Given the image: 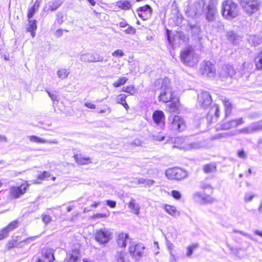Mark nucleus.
Returning <instances> with one entry per match:
<instances>
[{"mask_svg":"<svg viewBox=\"0 0 262 262\" xmlns=\"http://www.w3.org/2000/svg\"><path fill=\"white\" fill-rule=\"evenodd\" d=\"M200 72L204 76L213 78L216 74V68L210 61H204L201 64Z\"/></svg>","mask_w":262,"mask_h":262,"instance_id":"nucleus-6","label":"nucleus"},{"mask_svg":"<svg viewBox=\"0 0 262 262\" xmlns=\"http://www.w3.org/2000/svg\"><path fill=\"white\" fill-rule=\"evenodd\" d=\"M244 10L248 14H252L259 9V0H240Z\"/></svg>","mask_w":262,"mask_h":262,"instance_id":"nucleus-7","label":"nucleus"},{"mask_svg":"<svg viewBox=\"0 0 262 262\" xmlns=\"http://www.w3.org/2000/svg\"><path fill=\"white\" fill-rule=\"evenodd\" d=\"M192 198L195 202L200 205L211 204L215 201V200L210 195L204 194L199 191L193 193L192 195Z\"/></svg>","mask_w":262,"mask_h":262,"instance_id":"nucleus-8","label":"nucleus"},{"mask_svg":"<svg viewBox=\"0 0 262 262\" xmlns=\"http://www.w3.org/2000/svg\"><path fill=\"white\" fill-rule=\"evenodd\" d=\"M237 155L239 158L242 159H246L247 158V154L246 152L243 149L239 150L237 151Z\"/></svg>","mask_w":262,"mask_h":262,"instance_id":"nucleus-61","label":"nucleus"},{"mask_svg":"<svg viewBox=\"0 0 262 262\" xmlns=\"http://www.w3.org/2000/svg\"><path fill=\"white\" fill-rule=\"evenodd\" d=\"M122 91L131 95H133L135 93V88L133 85L124 87Z\"/></svg>","mask_w":262,"mask_h":262,"instance_id":"nucleus-50","label":"nucleus"},{"mask_svg":"<svg viewBox=\"0 0 262 262\" xmlns=\"http://www.w3.org/2000/svg\"><path fill=\"white\" fill-rule=\"evenodd\" d=\"M28 187V185L23 184L19 187H12L10 189L11 195L14 198H18L21 195L26 192V189Z\"/></svg>","mask_w":262,"mask_h":262,"instance_id":"nucleus-19","label":"nucleus"},{"mask_svg":"<svg viewBox=\"0 0 262 262\" xmlns=\"http://www.w3.org/2000/svg\"><path fill=\"white\" fill-rule=\"evenodd\" d=\"M249 41L252 46L256 47L262 43V38L257 35L250 36Z\"/></svg>","mask_w":262,"mask_h":262,"instance_id":"nucleus-31","label":"nucleus"},{"mask_svg":"<svg viewBox=\"0 0 262 262\" xmlns=\"http://www.w3.org/2000/svg\"><path fill=\"white\" fill-rule=\"evenodd\" d=\"M178 110V105L176 102L170 103L169 108V110L170 112H177Z\"/></svg>","mask_w":262,"mask_h":262,"instance_id":"nucleus-53","label":"nucleus"},{"mask_svg":"<svg viewBox=\"0 0 262 262\" xmlns=\"http://www.w3.org/2000/svg\"><path fill=\"white\" fill-rule=\"evenodd\" d=\"M227 38L229 41L234 44L238 43V41L241 39L240 36L237 35V34L233 31H229L227 32Z\"/></svg>","mask_w":262,"mask_h":262,"instance_id":"nucleus-27","label":"nucleus"},{"mask_svg":"<svg viewBox=\"0 0 262 262\" xmlns=\"http://www.w3.org/2000/svg\"><path fill=\"white\" fill-rule=\"evenodd\" d=\"M127 80L126 77H120L117 81L113 83V86L115 88L119 87L123 85Z\"/></svg>","mask_w":262,"mask_h":262,"instance_id":"nucleus-42","label":"nucleus"},{"mask_svg":"<svg viewBox=\"0 0 262 262\" xmlns=\"http://www.w3.org/2000/svg\"><path fill=\"white\" fill-rule=\"evenodd\" d=\"M198 247V245L196 244H193V245H191L188 246L187 248L186 256L188 257L192 255L193 250L195 249H196Z\"/></svg>","mask_w":262,"mask_h":262,"instance_id":"nucleus-47","label":"nucleus"},{"mask_svg":"<svg viewBox=\"0 0 262 262\" xmlns=\"http://www.w3.org/2000/svg\"><path fill=\"white\" fill-rule=\"evenodd\" d=\"M155 183V181L150 179L139 178L138 179V184H143L145 186H150Z\"/></svg>","mask_w":262,"mask_h":262,"instance_id":"nucleus-39","label":"nucleus"},{"mask_svg":"<svg viewBox=\"0 0 262 262\" xmlns=\"http://www.w3.org/2000/svg\"><path fill=\"white\" fill-rule=\"evenodd\" d=\"M254 194L252 193H247L245 195L244 201L246 202H249L252 200L254 198Z\"/></svg>","mask_w":262,"mask_h":262,"instance_id":"nucleus-59","label":"nucleus"},{"mask_svg":"<svg viewBox=\"0 0 262 262\" xmlns=\"http://www.w3.org/2000/svg\"><path fill=\"white\" fill-rule=\"evenodd\" d=\"M164 209L168 214L171 216H177L180 215V212L173 206L165 205Z\"/></svg>","mask_w":262,"mask_h":262,"instance_id":"nucleus-26","label":"nucleus"},{"mask_svg":"<svg viewBox=\"0 0 262 262\" xmlns=\"http://www.w3.org/2000/svg\"><path fill=\"white\" fill-rule=\"evenodd\" d=\"M223 103L225 107V116H228L231 113L232 105L229 100L225 98L223 100Z\"/></svg>","mask_w":262,"mask_h":262,"instance_id":"nucleus-33","label":"nucleus"},{"mask_svg":"<svg viewBox=\"0 0 262 262\" xmlns=\"http://www.w3.org/2000/svg\"><path fill=\"white\" fill-rule=\"evenodd\" d=\"M190 27L193 35L196 36L197 38L200 40L202 38V35L201 34L202 31L200 26L198 24H195L194 25H190Z\"/></svg>","mask_w":262,"mask_h":262,"instance_id":"nucleus-28","label":"nucleus"},{"mask_svg":"<svg viewBox=\"0 0 262 262\" xmlns=\"http://www.w3.org/2000/svg\"><path fill=\"white\" fill-rule=\"evenodd\" d=\"M164 114L161 111H156L152 115V119L154 122L159 125L161 127L164 125Z\"/></svg>","mask_w":262,"mask_h":262,"instance_id":"nucleus-21","label":"nucleus"},{"mask_svg":"<svg viewBox=\"0 0 262 262\" xmlns=\"http://www.w3.org/2000/svg\"><path fill=\"white\" fill-rule=\"evenodd\" d=\"M39 6V3L37 1H36L33 6L29 9L27 15L29 19L32 18L34 14L38 10Z\"/></svg>","mask_w":262,"mask_h":262,"instance_id":"nucleus-36","label":"nucleus"},{"mask_svg":"<svg viewBox=\"0 0 262 262\" xmlns=\"http://www.w3.org/2000/svg\"><path fill=\"white\" fill-rule=\"evenodd\" d=\"M181 60L185 64L192 66L198 61V58L194 50L191 47H188L181 51Z\"/></svg>","mask_w":262,"mask_h":262,"instance_id":"nucleus-5","label":"nucleus"},{"mask_svg":"<svg viewBox=\"0 0 262 262\" xmlns=\"http://www.w3.org/2000/svg\"><path fill=\"white\" fill-rule=\"evenodd\" d=\"M123 31L127 34H135L136 33V29L128 25V28L125 29Z\"/></svg>","mask_w":262,"mask_h":262,"instance_id":"nucleus-52","label":"nucleus"},{"mask_svg":"<svg viewBox=\"0 0 262 262\" xmlns=\"http://www.w3.org/2000/svg\"><path fill=\"white\" fill-rule=\"evenodd\" d=\"M112 55L114 56H120L122 57L124 55L123 52L121 50H117L115 51L113 53Z\"/></svg>","mask_w":262,"mask_h":262,"instance_id":"nucleus-63","label":"nucleus"},{"mask_svg":"<svg viewBox=\"0 0 262 262\" xmlns=\"http://www.w3.org/2000/svg\"><path fill=\"white\" fill-rule=\"evenodd\" d=\"M28 139L31 142H35L38 143H52V144H57L58 142L55 140H47L45 139L40 138L36 136H30L28 137Z\"/></svg>","mask_w":262,"mask_h":262,"instance_id":"nucleus-24","label":"nucleus"},{"mask_svg":"<svg viewBox=\"0 0 262 262\" xmlns=\"http://www.w3.org/2000/svg\"><path fill=\"white\" fill-rule=\"evenodd\" d=\"M260 116V114L257 112H252L248 114V117L251 119H255L259 118Z\"/></svg>","mask_w":262,"mask_h":262,"instance_id":"nucleus-55","label":"nucleus"},{"mask_svg":"<svg viewBox=\"0 0 262 262\" xmlns=\"http://www.w3.org/2000/svg\"><path fill=\"white\" fill-rule=\"evenodd\" d=\"M110 215V213L107 212V213H97L94 214L93 216V219L97 218H102V217H107Z\"/></svg>","mask_w":262,"mask_h":262,"instance_id":"nucleus-58","label":"nucleus"},{"mask_svg":"<svg viewBox=\"0 0 262 262\" xmlns=\"http://www.w3.org/2000/svg\"><path fill=\"white\" fill-rule=\"evenodd\" d=\"M205 18L208 22H214L217 16L216 5L213 2H210L205 12Z\"/></svg>","mask_w":262,"mask_h":262,"instance_id":"nucleus-12","label":"nucleus"},{"mask_svg":"<svg viewBox=\"0 0 262 262\" xmlns=\"http://www.w3.org/2000/svg\"><path fill=\"white\" fill-rule=\"evenodd\" d=\"M235 71L232 66L230 65H226L224 66L221 72L220 75L222 77H232L235 74Z\"/></svg>","mask_w":262,"mask_h":262,"instance_id":"nucleus-22","label":"nucleus"},{"mask_svg":"<svg viewBox=\"0 0 262 262\" xmlns=\"http://www.w3.org/2000/svg\"><path fill=\"white\" fill-rule=\"evenodd\" d=\"M205 5L204 0H196L194 3L190 4L186 11L187 15L191 18L199 16L203 12Z\"/></svg>","mask_w":262,"mask_h":262,"instance_id":"nucleus-4","label":"nucleus"},{"mask_svg":"<svg viewBox=\"0 0 262 262\" xmlns=\"http://www.w3.org/2000/svg\"><path fill=\"white\" fill-rule=\"evenodd\" d=\"M112 233L110 230L106 228H102L98 230L96 232V240L102 244L107 243L111 238Z\"/></svg>","mask_w":262,"mask_h":262,"instance_id":"nucleus-11","label":"nucleus"},{"mask_svg":"<svg viewBox=\"0 0 262 262\" xmlns=\"http://www.w3.org/2000/svg\"><path fill=\"white\" fill-rule=\"evenodd\" d=\"M203 170L205 173H210L216 171V166L214 163L207 164L203 166Z\"/></svg>","mask_w":262,"mask_h":262,"instance_id":"nucleus-29","label":"nucleus"},{"mask_svg":"<svg viewBox=\"0 0 262 262\" xmlns=\"http://www.w3.org/2000/svg\"><path fill=\"white\" fill-rule=\"evenodd\" d=\"M74 158L76 162L80 165L88 164L91 162L89 158H84L80 155H75Z\"/></svg>","mask_w":262,"mask_h":262,"instance_id":"nucleus-32","label":"nucleus"},{"mask_svg":"<svg viewBox=\"0 0 262 262\" xmlns=\"http://www.w3.org/2000/svg\"><path fill=\"white\" fill-rule=\"evenodd\" d=\"M63 15L62 13H60V12H58L57 14V18H56V22L57 23L60 25L61 24H62L63 22Z\"/></svg>","mask_w":262,"mask_h":262,"instance_id":"nucleus-51","label":"nucleus"},{"mask_svg":"<svg viewBox=\"0 0 262 262\" xmlns=\"http://www.w3.org/2000/svg\"><path fill=\"white\" fill-rule=\"evenodd\" d=\"M244 120L242 118H239L236 119L230 120L227 122L222 123L220 126L217 127L219 129L227 130L232 128L235 127L238 125L244 123Z\"/></svg>","mask_w":262,"mask_h":262,"instance_id":"nucleus-17","label":"nucleus"},{"mask_svg":"<svg viewBox=\"0 0 262 262\" xmlns=\"http://www.w3.org/2000/svg\"><path fill=\"white\" fill-rule=\"evenodd\" d=\"M9 231L5 227L0 231V241L7 237L9 235Z\"/></svg>","mask_w":262,"mask_h":262,"instance_id":"nucleus-46","label":"nucleus"},{"mask_svg":"<svg viewBox=\"0 0 262 262\" xmlns=\"http://www.w3.org/2000/svg\"><path fill=\"white\" fill-rule=\"evenodd\" d=\"M256 68L262 70V51H260L254 58Z\"/></svg>","mask_w":262,"mask_h":262,"instance_id":"nucleus-35","label":"nucleus"},{"mask_svg":"<svg viewBox=\"0 0 262 262\" xmlns=\"http://www.w3.org/2000/svg\"><path fill=\"white\" fill-rule=\"evenodd\" d=\"M70 73L69 70L64 69H60L57 72L58 77L62 79L66 78Z\"/></svg>","mask_w":262,"mask_h":262,"instance_id":"nucleus-40","label":"nucleus"},{"mask_svg":"<svg viewBox=\"0 0 262 262\" xmlns=\"http://www.w3.org/2000/svg\"><path fill=\"white\" fill-rule=\"evenodd\" d=\"M125 254L123 252H118L116 257L118 262H128V260L125 258Z\"/></svg>","mask_w":262,"mask_h":262,"instance_id":"nucleus-43","label":"nucleus"},{"mask_svg":"<svg viewBox=\"0 0 262 262\" xmlns=\"http://www.w3.org/2000/svg\"><path fill=\"white\" fill-rule=\"evenodd\" d=\"M167 247L168 250L170 251V254L172 258L173 259L175 260L174 255L171 252L172 248H173V244L171 243H170V242H167Z\"/></svg>","mask_w":262,"mask_h":262,"instance_id":"nucleus-56","label":"nucleus"},{"mask_svg":"<svg viewBox=\"0 0 262 262\" xmlns=\"http://www.w3.org/2000/svg\"><path fill=\"white\" fill-rule=\"evenodd\" d=\"M126 96L124 94H120L117 96V102L118 103H123V102L125 101Z\"/></svg>","mask_w":262,"mask_h":262,"instance_id":"nucleus-54","label":"nucleus"},{"mask_svg":"<svg viewBox=\"0 0 262 262\" xmlns=\"http://www.w3.org/2000/svg\"><path fill=\"white\" fill-rule=\"evenodd\" d=\"M200 188L203 190L210 189L212 191L213 188L211 185L206 181H202L200 183Z\"/></svg>","mask_w":262,"mask_h":262,"instance_id":"nucleus-48","label":"nucleus"},{"mask_svg":"<svg viewBox=\"0 0 262 262\" xmlns=\"http://www.w3.org/2000/svg\"><path fill=\"white\" fill-rule=\"evenodd\" d=\"M152 139L155 141H161L164 140L165 137L160 134L155 135L152 136Z\"/></svg>","mask_w":262,"mask_h":262,"instance_id":"nucleus-60","label":"nucleus"},{"mask_svg":"<svg viewBox=\"0 0 262 262\" xmlns=\"http://www.w3.org/2000/svg\"><path fill=\"white\" fill-rule=\"evenodd\" d=\"M233 232L234 233H236V232H238L239 233H240L241 234L246 236V237H247L248 238H249L250 239H252V240H253V241H255V239L252 237V236L245 232H244L243 231H237V230H233Z\"/></svg>","mask_w":262,"mask_h":262,"instance_id":"nucleus-62","label":"nucleus"},{"mask_svg":"<svg viewBox=\"0 0 262 262\" xmlns=\"http://www.w3.org/2000/svg\"><path fill=\"white\" fill-rule=\"evenodd\" d=\"M166 174L169 179L180 180L186 177L187 173L181 168L175 167L167 169Z\"/></svg>","mask_w":262,"mask_h":262,"instance_id":"nucleus-9","label":"nucleus"},{"mask_svg":"<svg viewBox=\"0 0 262 262\" xmlns=\"http://www.w3.org/2000/svg\"><path fill=\"white\" fill-rule=\"evenodd\" d=\"M144 246L142 244H132L129 247V252L132 255L137 258H140L144 253Z\"/></svg>","mask_w":262,"mask_h":262,"instance_id":"nucleus-18","label":"nucleus"},{"mask_svg":"<svg viewBox=\"0 0 262 262\" xmlns=\"http://www.w3.org/2000/svg\"><path fill=\"white\" fill-rule=\"evenodd\" d=\"M198 102L204 108L208 107L212 102V98L209 92L202 91L198 95Z\"/></svg>","mask_w":262,"mask_h":262,"instance_id":"nucleus-14","label":"nucleus"},{"mask_svg":"<svg viewBox=\"0 0 262 262\" xmlns=\"http://www.w3.org/2000/svg\"><path fill=\"white\" fill-rule=\"evenodd\" d=\"M80 258L79 250H74L69 253L66 258V262H78Z\"/></svg>","mask_w":262,"mask_h":262,"instance_id":"nucleus-23","label":"nucleus"},{"mask_svg":"<svg viewBox=\"0 0 262 262\" xmlns=\"http://www.w3.org/2000/svg\"><path fill=\"white\" fill-rule=\"evenodd\" d=\"M41 218H42V222L46 225L48 224L52 221L51 216L50 215H47V214H45V213H43L41 215Z\"/></svg>","mask_w":262,"mask_h":262,"instance_id":"nucleus-49","label":"nucleus"},{"mask_svg":"<svg viewBox=\"0 0 262 262\" xmlns=\"http://www.w3.org/2000/svg\"><path fill=\"white\" fill-rule=\"evenodd\" d=\"M128 207L136 215L139 214L140 207L138 204L136 203L135 200L132 199L128 204Z\"/></svg>","mask_w":262,"mask_h":262,"instance_id":"nucleus-30","label":"nucleus"},{"mask_svg":"<svg viewBox=\"0 0 262 262\" xmlns=\"http://www.w3.org/2000/svg\"><path fill=\"white\" fill-rule=\"evenodd\" d=\"M186 127L184 120L181 117L176 115L173 117L171 124V129L174 132H181Z\"/></svg>","mask_w":262,"mask_h":262,"instance_id":"nucleus-16","label":"nucleus"},{"mask_svg":"<svg viewBox=\"0 0 262 262\" xmlns=\"http://www.w3.org/2000/svg\"><path fill=\"white\" fill-rule=\"evenodd\" d=\"M171 193V195L177 200H179L181 198L180 192L177 190H172Z\"/></svg>","mask_w":262,"mask_h":262,"instance_id":"nucleus-57","label":"nucleus"},{"mask_svg":"<svg viewBox=\"0 0 262 262\" xmlns=\"http://www.w3.org/2000/svg\"><path fill=\"white\" fill-rule=\"evenodd\" d=\"M38 237V236H31L30 237L27 238L26 239L22 241L21 242H18V237H15L14 238L10 240L8 242L6 247L8 250H10L15 247H21V245L23 243L29 244L31 242L34 241L36 238Z\"/></svg>","mask_w":262,"mask_h":262,"instance_id":"nucleus-13","label":"nucleus"},{"mask_svg":"<svg viewBox=\"0 0 262 262\" xmlns=\"http://www.w3.org/2000/svg\"><path fill=\"white\" fill-rule=\"evenodd\" d=\"M18 222L17 220L13 221L9 223V224L6 226L7 229L9 232L13 230L18 227Z\"/></svg>","mask_w":262,"mask_h":262,"instance_id":"nucleus-44","label":"nucleus"},{"mask_svg":"<svg viewBox=\"0 0 262 262\" xmlns=\"http://www.w3.org/2000/svg\"><path fill=\"white\" fill-rule=\"evenodd\" d=\"M28 26V31H35L37 29L36 21L35 20H30Z\"/></svg>","mask_w":262,"mask_h":262,"instance_id":"nucleus-45","label":"nucleus"},{"mask_svg":"<svg viewBox=\"0 0 262 262\" xmlns=\"http://www.w3.org/2000/svg\"><path fill=\"white\" fill-rule=\"evenodd\" d=\"M129 240L128 235L123 233H120L118 235L117 239L118 245L120 247H125L126 243Z\"/></svg>","mask_w":262,"mask_h":262,"instance_id":"nucleus-25","label":"nucleus"},{"mask_svg":"<svg viewBox=\"0 0 262 262\" xmlns=\"http://www.w3.org/2000/svg\"><path fill=\"white\" fill-rule=\"evenodd\" d=\"M222 13L227 19H232L237 17L239 13L237 5L231 0H227L222 3Z\"/></svg>","mask_w":262,"mask_h":262,"instance_id":"nucleus-3","label":"nucleus"},{"mask_svg":"<svg viewBox=\"0 0 262 262\" xmlns=\"http://www.w3.org/2000/svg\"><path fill=\"white\" fill-rule=\"evenodd\" d=\"M157 82L161 83L160 93L158 96L159 101L165 103L170 101L173 98V92L169 86V79L167 77H165L162 80H158Z\"/></svg>","mask_w":262,"mask_h":262,"instance_id":"nucleus-2","label":"nucleus"},{"mask_svg":"<svg viewBox=\"0 0 262 262\" xmlns=\"http://www.w3.org/2000/svg\"><path fill=\"white\" fill-rule=\"evenodd\" d=\"M51 176L50 173L44 171L42 173L38 175L37 180L34 181L35 183H39L40 180L46 179Z\"/></svg>","mask_w":262,"mask_h":262,"instance_id":"nucleus-41","label":"nucleus"},{"mask_svg":"<svg viewBox=\"0 0 262 262\" xmlns=\"http://www.w3.org/2000/svg\"><path fill=\"white\" fill-rule=\"evenodd\" d=\"M66 31V32H68V30H63L62 29H58L56 31L55 33V36L57 37H61L62 34H63V31Z\"/></svg>","mask_w":262,"mask_h":262,"instance_id":"nucleus-64","label":"nucleus"},{"mask_svg":"<svg viewBox=\"0 0 262 262\" xmlns=\"http://www.w3.org/2000/svg\"><path fill=\"white\" fill-rule=\"evenodd\" d=\"M61 2L59 0H56L53 2L48 3V10L54 11L57 9V8L61 5Z\"/></svg>","mask_w":262,"mask_h":262,"instance_id":"nucleus-37","label":"nucleus"},{"mask_svg":"<svg viewBox=\"0 0 262 262\" xmlns=\"http://www.w3.org/2000/svg\"><path fill=\"white\" fill-rule=\"evenodd\" d=\"M260 130H262V120L253 122L245 127L238 129L237 133L251 134Z\"/></svg>","mask_w":262,"mask_h":262,"instance_id":"nucleus-10","label":"nucleus"},{"mask_svg":"<svg viewBox=\"0 0 262 262\" xmlns=\"http://www.w3.org/2000/svg\"><path fill=\"white\" fill-rule=\"evenodd\" d=\"M43 253L47 262H52L54 259L53 251L52 249H46Z\"/></svg>","mask_w":262,"mask_h":262,"instance_id":"nucleus-34","label":"nucleus"},{"mask_svg":"<svg viewBox=\"0 0 262 262\" xmlns=\"http://www.w3.org/2000/svg\"><path fill=\"white\" fill-rule=\"evenodd\" d=\"M138 15L143 20L149 18L152 14V9L149 5H145L138 9Z\"/></svg>","mask_w":262,"mask_h":262,"instance_id":"nucleus-20","label":"nucleus"},{"mask_svg":"<svg viewBox=\"0 0 262 262\" xmlns=\"http://www.w3.org/2000/svg\"><path fill=\"white\" fill-rule=\"evenodd\" d=\"M167 142L173 144V148H178L184 150H191L200 148V144L198 142H190L187 137H177L174 139L168 138Z\"/></svg>","mask_w":262,"mask_h":262,"instance_id":"nucleus-1","label":"nucleus"},{"mask_svg":"<svg viewBox=\"0 0 262 262\" xmlns=\"http://www.w3.org/2000/svg\"><path fill=\"white\" fill-rule=\"evenodd\" d=\"M80 60L84 62H102L103 61L104 58L98 54L86 53L80 55Z\"/></svg>","mask_w":262,"mask_h":262,"instance_id":"nucleus-15","label":"nucleus"},{"mask_svg":"<svg viewBox=\"0 0 262 262\" xmlns=\"http://www.w3.org/2000/svg\"><path fill=\"white\" fill-rule=\"evenodd\" d=\"M117 5L119 8L123 10H129L132 7L130 2L128 1H120L117 2Z\"/></svg>","mask_w":262,"mask_h":262,"instance_id":"nucleus-38","label":"nucleus"}]
</instances>
